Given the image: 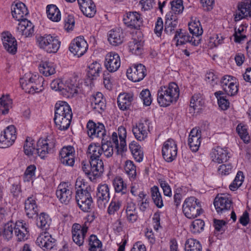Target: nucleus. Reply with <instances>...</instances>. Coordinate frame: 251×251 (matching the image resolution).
Instances as JSON below:
<instances>
[{"label":"nucleus","mask_w":251,"mask_h":251,"mask_svg":"<svg viewBox=\"0 0 251 251\" xmlns=\"http://www.w3.org/2000/svg\"><path fill=\"white\" fill-rule=\"evenodd\" d=\"M233 169V166L231 163L223 164L219 166L217 172L218 174L222 176H227L231 173Z\"/></svg>","instance_id":"338daca9"},{"label":"nucleus","mask_w":251,"mask_h":251,"mask_svg":"<svg viewBox=\"0 0 251 251\" xmlns=\"http://www.w3.org/2000/svg\"><path fill=\"white\" fill-rule=\"evenodd\" d=\"M25 225V224L20 221L14 224V232L18 241H25L29 236V231L27 230Z\"/></svg>","instance_id":"f704fd0d"},{"label":"nucleus","mask_w":251,"mask_h":251,"mask_svg":"<svg viewBox=\"0 0 251 251\" xmlns=\"http://www.w3.org/2000/svg\"><path fill=\"white\" fill-rule=\"evenodd\" d=\"M75 150L72 146L63 147L59 152L60 162L68 166H73L75 162Z\"/></svg>","instance_id":"4468645a"},{"label":"nucleus","mask_w":251,"mask_h":251,"mask_svg":"<svg viewBox=\"0 0 251 251\" xmlns=\"http://www.w3.org/2000/svg\"><path fill=\"white\" fill-rule=\"evenodd\" d=\"M104 66L109 72L114 73L117 71L121 66L119 55L113 51L108 52L105 57Z\"/></svg>","instance_id":"a211bd4d"},{"label":"nucleus","mask_w":251,"mask_h":251,"mask_svg":"<svg viewBox=\"0 0 251 251\" xmlns=\"http://www.w3.org/2000/svg\"><path fill=\"white\" fill-rule=\"evenodd\" d=\"M93 180L100 177L104 171L103 162L101 159L89 160Z\"/></svg>","instance_id":"72a5a7b5"},{"label":"nucleus","mask_w":251,"mask_h":251,"mask_svg":"<svg viewBox=\"0 0 251 251\" xmlns=\"http://www.w3.org/2000/svg\"><path fill=\"white\" fill-rule=\"evenodd\" d=\"M87 153L89 156V160L100 159V157L102 155L101 146L96 144H90L88 147Z\"/></svg>","instance_id":"c03bdc74"},{"label":"nucleus","mask_w":251,"mask_h":251,"mask_svg":"<svg viewBox=\"0 0 251 251\" xmlns=\"http://www.w3.org/2000/svg\"><path fill=\"white\" fill-rule=\"evenodd\" d=\"M89 245L90 246V251H100L102 244L100 240H99L97 236L95 235L92 234L90 235L89 238Z\"/></svg>","instance_id":"4d7b16f0"},{"label":"nucleus","mask_w":251,"mask_h":251,"mask_svg":"<svg viewBox=\"0 0 251 251\" xmlns=\"http://www.w3.org/2000/svg\"><path fill=\"white\" fill-rule=\"evenodd\" d=\"M201 132L198 129L193 128L189 135L188 144L191 150L193 152L198 151L201 143Z\"/></svg>","instance_id":"bb28decb"},{"label":"nucleus","mask_w":251,"mask_h":251,"mask_svg":"<svg viewBox=\"0 0 251 251\" xmlns=\"http://www.w3.org/2000/svg\"><path fill=\"white\" fill-rule=\"evenodd\" d=\"M126 130L123 126L118 127L117 132H114L111 137V141L107 140L105 138L101 140V148L102 154L107 158H109L113 154V148L111 145V142L114 145L118 151H123L126 147Z\"/></svg>","instance_id":"f257e3e1"},{"label":"nucleus","mask_w":251,"mask_h":251,"mask_svg":"<svg viewBox=\"0 0 251 251\" xmlns=\"http://www.w3.org/2000/svg\"><path fill=\"white\" fill-rule=\"evenodd\" d=\"M31 74L29 72L25 74L23 77L20 78V82L22 88L26 93H29L31 89Z\"/></svg>","instance_id":"6e6d98bb"},{"label":"nucleus","mask_w":251,"mask_h":251,"mask_svg":"<svg viewBox=\"0 0 251 251\" xmlns=\"http://www.w3.org/2000/svg\"><path fill=\"white\" fill-rule=\"evenodd\" d=\"M88 45L83 36L75 38L69 46L70 51L78 57L82 56L87 51Z\"/></svg>","instance_id":"ddd939ff"},{"label":"nucleus","mask_w":251,"mask_h":251,"mask_svg":"<svg viewBox=\"0 0 251 251\" xmlns=\"http://www.w3.org/2000/svg\"><path fill=\"white\" fill-rule=\"evenodd\" d=\"M56 195L62 203L67 204L72 199V192L68 183H61L57 187Z\"/></svg>","instance_id":"aec40b11"},{"label":"nucleus","mask_w":251,"mask_h":251,"mask_svg":"<svg viewBox=\"0 0 251 251\" xmlns=\"http://www.w3.org/2000/svg\"><path fill=\"white\" fill-rule=\"evenodd\" d=\"M90 188H82L76 191L75 200L79 207L84 212H89L93 205V199L90 192Z\"/></svg>","instance_id":"0eeeda50"},{"label":"nucleus","mask_w":251,"mask_h":251,"mask_svg":"<svg viewBox=\"0 0 251 251\" xmlns=\"http://www.w3.org/2000/svg\"><path fill=\"white\" fill-rule=\"evenodd\" d=\"M1 40L4 49L10 53L14 54L17 50V41L10 33L7 32L2 34Z\"/></svg>","instance_id":"cd10ccee"},{"label":"nucleus","mask_w":251,"mask_h":251,"mask_svg":"<svg viewBox=\"0 0 251 251\" xmlns=\"http://www.w3.org/2000/svg\"><path fill=\"white\" fill-rule=\"evenodd\" d=\"M188 26L190 32L193 36H195L196 39H200V36L203 33V29L199 21L191 22L189 24Z\"/></svg>","instance_id":"3c124183"},{"label":"nucleus","mask_w":251,"mask_h":251,"mask_svg":"<svg viewBox=\"0 0 251 251\" xmlns=\"http://www.w3.org/2000/svg\"><path fill=\"white\" fill-rule=\"evenodd\" d=\"M251 16V0H246L239 2L237 9L234 14V20L236 22Z\"/></svg>","instance_id":"f3484780"},{"label":"nucleus","mask_w":251,"mask_h":251,"mask_svg":"<svg viewBox=\"0 0 251 251\" xmlns=\"http://www.w3.org/2000/svg\"><path fill=\"white\" fill-rule=\"evenodd\" d=\"M96 197L99 204H104L110 198L109 187L107 184H100L97 187Z\"/></svg>","instance_id":"7c9ffc66"},{"label":"nucleus","mask_w":251,"mask_h":251,"mask_svg":"<svg viewBox=\"0 0 251 251\" xmlns=\"http://www.w3.org/2000/svg\"><path fill=\"white\" fill-rule=\"evenodd\" d=\"M124 24L132 29H139L143 24L141 14L136 11L128 12L123 17Z\"/></svg>","instance_id":"1a4fd4ad"},{"label":"nucleus","mask_w":251,"mask_h":251,"mask_svg":"<svg viewBox=\"0 0 251 251\" xmlns=\"http://www.w3.org/2000/svg\"><path fill=\"white\" fill-rule=\"evenodd\" d=\"M174 40L176 42V46L182 45L186 43L190 45L197 46L200 43V39H196L194 37L190 36L188 33L179 29L176 31Z\"/></svg>","instance_id":"2eb2a0df"},{"label":"nucleus","mask_w":251,"mask_h":251,"mask_svg":"<svg viewBox=\"0 0 251 251\" xmlns=\"http://www.w3.org/2000/svg\"><path fill=\"white\" fill-rule=\"evenodd\" d=\"M139 97L145 106H150L152 101V98L150 90L148 89L143 90L140 93Z\"/></svg>","instance_id":"0e129e2a"},{"label":"nucleus","mask_w":251,"mask_h":251,"mask_svg":"<svg viewBox=\"0 0 251 251\" xmlns=\"http://www.w3.org/2000/svg\"><path fill=\"white\" fill-rule=\"evenodd\" d=\"M236 130L239 136L244 142V143H249L250 140V137L249 136L248 129L246 125L240 123L237 126Z\"/></svg>","instance_id":"5fc2aeb1"},{"label":"nucleus","mask_w":251,"mask_h":251,"mask_svg":"<svg viewBox=\"0 0 251 251\" xmlns=\"http://www.w3.org/2000/svg\"><path fill=\"white\" fill-rule=\"evenodd\" d=\"M221 83L223 90L228 96H233L237 93L238 86L232 76L225 75L223 77Z\"/></svg>","instance_id":"5701e85b"},{"label":"nucleus","mask_w":251,"mask_h":251,"mask_svg":"<svg viewBox=\"0 0 251 251\" xmlns=\"http://www.w3.org/2000/svg\"><path fill=\"white\" fill-rule=\"evenodd\" d=\"M177 20L178 18H167L165 17L164 31L166 33L171 34L175 30L177 25Z\"/></svg>","instance_id":"bf43d9fd"},{"label":"nucleus","mask_w":251,"mask_h":251,"mask_svg":"<svg viewBox=\"0 0 251 251\" xmlns=\"http://www.w3.org/2000/svg\"><path fill=\"white\" fill-rule=\"evenodd\" d=\"M124 171L129 179H134L136 176V167L133 162L126 160L124 165Z\"/></svg>","instance_id":"864d4df0"},{"label":"nucleus","mask_w":251,"mask_h":251,"mask_svg":"<svg viewBox=\"0 0 251 251\" xmlns=\"http://www.w3.org/2000/svg\"><path fill=\"white\" fill-rule=\"evenodd\" d=\"M132 100V95L127 93L120 94L117 99L119 107L123 110H126L129 108Z\"/></svg>","instance_id":"ea45409f"},{"label":"nucleus","mask_w":251,"mask_h":251,"mask_svg":"<svg viewBox=\"0 0 251 251\" xmlns=\"http://www.w3.org/2000/svg\"><path fill=\"white\" fill-rule=\"evenodd\" d=\"M64 92L67 94L65 95L66 97H69L73 96L75 94L77 93V83L75 80L71 79L64 80Z\"/></svg>","instance_id":"a18cd8bd"},{"label":"nucleus","mask_w":251,"mask_h":251,"mask_svg":"<svg viewBox=\"0 0 251 251\" xmlns=\"http://www.w3.org/2000/svg\"><path fill=\"white\" fill-rule=\"evenodd\" d=\"M177 153L176 142L170 138L166 141L162 147V154L164 159L167 162H172L176 159Z\"/></svg>","instance_id":"6e6552de"},{"label":"nucleus","mask_w":251,"mask_h":251,"mask_svg":"<svg viewBox=\"0 0 251 251\" xmlns=\"http://www.w3.org/2000/svg\"><path fill=\"white\" fill-rule=\"evenodd\" d=\"M224 92L221 91H217L214 93L215 96L218 100V104L219 107L225 110L227 109L229 107L230 103L228 100L225 97L223 96Z\"/></svg>","instance_id":"603ef678"},{"label":"nucleus","mask_w":251,"mask_h":251,"mask_svg":"<svg viewBox=\"0 0 251 251\" xmlns=\"http://www.w3.org/2000/svg\"><path fill=\"white\" fill-rule=\"evenodd\" d=\"M16 138L15 127L13 125L7 126L0 135V148H6L11 146Z\"/></svg>","instance_id":"9b49d317"},{"label":"nucleus","mask_w":251,"mask_h":251,"mask_svg":"<svg viewBox=\"0 0 251 251\" xmlns=\"http://www.w3.org/2000/svg\"><path fill=\"white\" fill-rule=\"evenodd\" d=\"M54 243L55 239L46 231L41 233L36 241V245L44 251L51 249L54 246Z\"/></svg>","instance_id":"b1692460"},{"label":"nucleus","mask_w":251,"mask_h":251,"mask_svg":"<svg viewBox=\"0 0 251 251\" xmlns=\"http://www.w3.org/2000/svg\"><path fill=\"white\" fill-rule=\"evenodd\" d=\"M147 75V70L142 64H133L126 71L127 78L133 82H139L143 79Z\"/></svg>","instance_id":"9d476101"},{"label":"nucleus","mask_w":251,"mask_h":251,"mask_svg":"<svg viewBox=\"0 0 251 251\" xmlns=\"http://www.w3.org/2000/svg\"><path fill=\"white\" fill-rule=\"evenodd\" d=\"M80 8L86 17L92 18L96 12L95 3L92 0H77Z\"/></svg>","instance_id":"c756f323"},{"label":"nucleus","mask_w":251,"mask_h":251,"mask_svg":"<svg viewBox=\"0 0 251 251\" xmlns=\"http://www.w3.org/2000/svg\"><path fill=\"white\" fill-rule=\"evenodd\" d=\"M228 151L225 148L217 147L212 150L210 156L212 161L217 164H222L227 161L230 156Z\"/></svg>","instance_id":"4be33fe9"},{"label":"nucleus","mask_w":251,"mask_h":251,"mask_svg":"<svg viewBox=\"0 0 251 251\" xmlns=\"http://www.w3.org/2000/svg\"><path fill=\"white\" fill-rule=\"evenodd\" d=\"M203 104L202 100L200 94L194 95L191 98L190 106L193 110L199 109Z\"/></svg>","instance_id":"774afa93"},{"label":"nucleus","mask_w":251,"mask_h":251,"mask_svg":"<svg viewBox=\"0 0 251 251\" xmlns=\"http://www.w3.org/2000/svg\"><path fill=\"white\" fill-rule=\"evenodd\" d=\"M88 228L86 225L81 226L76 223L73 224L72 228V238L73 241L78 246L83 245Z\"/></svg>","instance_id":"dca6fc26"},{"label":"nucleus","mask_w":251,"mask_h":251,"mask_svg":"<svg viewBox=\"0 0 251 251\" xmlns=\"http://www.w3.org/2000/svg\"><path fill=\"white\" fill-rule=\"evenodd\" d=\"M171 10L166 15V18H178V16L181 14L184 7L182 0H173L170 2Z\"/></svg>","instance_id":"c85d7f7f"},{"label":"nucleus","mask_w":251,"mask_h":251,"mask_svg":"<svg viewBox=\"0 0 251 251\" xmlns=\"http://www.w3.org/2000/svg\"><path fill=\"white\" fill-rule=\"evenodd\" d=\"M32 210L37 215L36 220L37 226L43 230H47L50 226V219L49 215L44 213H41L39 215H38L40 210L35 200H32Z\"/></svg>","instance_id":"412c9836"},{"label":"nucleus","mask_w":251,"mask_h":251,"mask_svg":"<svg viewBox=\"0 0 251 251\" xmlns=\"http://www.w3.org/2000/svg\"><path fill=\"white\" fill-rule=\"evenodd\" d=\"M179 96V89L176 83L171 82L160 87L157 91V102L160 106L167 107L176 103Z\"/></svg>","instance_id":"7ed1b4c3"},{"label":"nucleus","mask_w":251,"mask_h":251,"mask_svg":"<svg viewBox=\"0 0 251 251\" xmlns=\"http://www.w3.org/2000/svg\"><path fill=\"white\" fill-rule=\"evenodd\" d=\"M91 106L93 109L99 113H101L105 109V100L101 93L98 92L93 96L91 99Z\"/></svg>","instance_id":"2f4dec72"},{"label":"nucleus","mask_w":251,"mask_h":251,"mask_svg":"<svg viewBox=\"0 0 251 251\" xmlns=\"http://www.w3.org/2000/svg\"><path fill=\"white\" fill-rule=\"evenodd\" d=\"M232 201L225 196L217 197L215 199L214 205L218 214H221L230 209Z\"/></svg>","instance_id":"a878e982"},{"label":"nucleus","mask_w":251,"mask_h":251,"mask_svg":"<svg viewBox=\"0 0 251 251\" xmlns=\"http://www.w3.org/2000/svg\"><path fill=\"white\" fill-rule=\"evenodd\" d=\"M185 251H202L200 242L194 238L188 239L185 243Z\"/></svg>","instance_id":"de8ad7c7"},{"label":"nucleus","mask_w":251,"mask_h":251,"mask_svg":"<svg viewBox=\"0 0 251 251\" xmlns=\"http://www.w3.org/2000/svg\"><path fill=\"white\" fill-rule=\"evenodd\" d=\"M124 39V32L121 28L113 29L109 31L108 40L111 45L118 46L123 42Z\"/></svg>","instance_id":"473e14b6"},{"label":"nucleus","mask_w":251,"mask_h":251,"mask_svg":"<svg viewBox=\"0 0 251 251\" xmlns=\"http://www.w3.org/2000/svg\"><path fill=\"white\" fill-rule=\"evenodd\" d=\"M11 13L13 18L20 22L22 20H27L25 17L28 14L27 8L23 2H18L12 5Z\"/></svg>","instance_id":"393cba45"},{"label":"nucleus","mask_w":251,"mask_h":251,"mask_svg":"<svg viewBox=\"0 0 251 251\" xmlns=\"http://www.w3.org/2000/svg\"><path fill=\"white\" fill-rule=\"evenodd\" d=\"M113 184L115 192L121 194H125L127 192L126 184L124 182L123 179L120 176L116 177L113 181Z\"/></svg>","instance_id":"49530a36"},{"label":"nucleus","mask_w":251,"mask_h":251,"mask_svg":"<svg viewBox=\"0 0 251 251\" xmlns=\"http://www.w3.org/2000/svg\"><path fill=\"white\" fill-rule=\"evenodd\" d=\"M31 31V22L27 19L21 21L17 27V34L25 38L30 37Z\"/></svg>","instance_id":"4c0bfd02"},{"label":"nucleus","mask_w":251,"mask_h":251,"mask_svg":"<svg viewBox=\"0 0 251 251\" xmlns=\"http://www.w3.org/2000/svg\"><path fill=\"white\" fill-rule=\"evenodd\" d=\"M182 211L184 215L189 219L195 218L203 212L201 202L194 197H190L185 200Z\"/></svg>","instance_id":"423d86ee"},{"label":"nucleus","mask_w":251,"mask_h":251,"mask_svg":"<svg viewBox=\"0 0 251 251\" xmlns=\"http://www.w3.org/2000/svg\"><path fill=\"white\" fill-rule=\"evenodd\" d=\"M73 113L70 106L65 101H58L55 105L54 121L56 127L66 130L70 126Z\"/></svg>","instance_id":"f03ea898"},{"label":"nucleus","mask_w":251,"mask_h":251,"mask_svg":"<svg viewBox=\"0 0 251 251\" xmlns=\"http://www.w3.org/2000/svg\"><path fill=\"white\" fill-rule=\"evenodd\" d=\"M101 71V65L97 61L94 62L89 66L88 74L89 77H97Z\"/></svg>","instance_id":"e2e57ef3"},{"label":"nucleus","mask_w":251,"mask_h":251,"mask_svg":"<svg viewBox=\"0 0 251 251\" xmlns=\"http://www.w3.org/2000/svg\"><path fill=\"white\" fill-rule=\"evenodd\" d=\"M244 178L243 173L241 171H239L233 182L230 184L229 188L231 191H235L242 184Z\"/></svg>","instance_id":"680f3d73"},{"label":"nucleus","mask_w":251,"mask_h":251,"mask_svg":"<svg viewBox=\"0 0 251 251\" xmlns=\"http://www.w3.org/2000/svg\"><path fill=\"white\" fill-rule=\"evenodd\" d=\"M204 226V222L201 219L193 221L190 225V231L192 233L197 234L201 232Z\"/></svg>","instance_id":"052dcab7"},{"label":"nucleus","mask_w":251,"mask_h":251,"mask_svg":"<svg viewBox=\"0 0 251 251\" xmlns=\"http://www.w3.org/2000/svg\"><path fill=\"white\" fill-rule=\"evenodd\" d=\"M126 213V220L129 223H134L137 221L138 215L134 203L132 202L127 203Z\"/></svg>","instance_id":"58836bf2"},{"label":"nucleus","mask_w":251,"mask_h":251,"mask_svg":"<svg viewBox=\"0 0 251 251\" xmlns=\"http://www.w3.org/2000/svg\"><path fill=\"white\" fill-rule=\"evenodd\" d=\"M36 45L41 50L49 53H56L59 50L61 42L58 37L50 34H36Z\"/></svg>","instance_id":"20e7f679"},{"label":"nucleus","mask_w":251,"mask_h":251,"mask_svg":"<svg viewBox=\"0 0 251 251\" xmlns=\"http://www.w3.org/2000/svg\"><path fill=\"white\" fill-rule=\"evenodd\" d=\"M25 225V224L20 221L14 224V232L18 241H25L29 236V231L27 230Z\"/></svg>","instance_id":"c9c22d12"},{"label":"nucleus","mask_w":251,"mask_h":251,"mask_svg":"<svg viewBox=\"0 0 251 251\" xmlns=\"http://www.w3.org/2000/svg\"><path fill=\"white\" fill-rule=\"evenodd\" d=\"M87 133L92 138H100L101 140L107 137L104 126L100 123H95L89 120L87 124Z\"/></svg>","instance_id":"f8f14e48"},{"label":"nucleus","mask_w":251,"mask_h":251,"mask_svg":"<svg viewBox=\"0 0 251 251\" xmlns=\"http://www.w3.org/2000/svg\"><path fill=\"white\" fill-rule=\"evenodd\" d=\"M64 80L61 79H56L53 80L50 83V87L55 91L62 92L63 95H67L64 92Z\"/></svg>","instance_id":"69168bd1"},{"label":"nucleus","mask_w":251,"mask_h":251,"mask_svg":"<svg viewBox=\"0 0 251 251\" xmlns=\"http://www.w3.org/2000/svg\"><path fill=\"white\" fill-rule=\"evenodd\" d=\"M129 149L135 160L139 162L143 159L144 153L141 146L136 142H131L129 145Z\"/></svg>","instance_id":"a19ab883"},{"label":"nucleus","mask_w":251,"mask_h":251,"mask_svg":"<svg viewBox=\"0 0 251 251\" xmlns=\"http://www.w3.org/2000/svg\"><path fill=\"white\" fill-rule=\"evenodd\" d=\"M40 73L48 76L55 73V67L54 64L50 62H42L39 66Z\"/></svg>","instance_id":"37998d69"},{"label":"nucleus","mask_w":251,"mask_h":251,"mask_svg":"<svg viewBox=\"0 0 251 251\" xmlns=\"http://www.w3.org/2000/svg\"><path fill=\"white\" fill-rule=\"evenodd\" d=\"M56 145V140L54 136L50 134L39 138L37 142L36 148L34 150L41 158H44L47 154L54 151Z\"/></svg>","instance_id":"39448f33"},{"label":"nucleus","mask_w":251,"mask_h":251,"mask_svg":"<svg viewBox=\"0 0 251 251\" xmlns=\"http://www.w3.org/2000/svg\"><path fill=\"white\" fill-rule=\"evenodd\" d=\"M132 131L135 138L139 141H142L147 138L149 131V120L137 123L132 127Z\"/></svg>","instance_id":"6ab92c4d"},{"label":"nucleus","mask_w":251,"mask_h":251,"mask_svg":"<svg viewBox=\"0 0 251 251\" xmlns=\"http://www.w3.org/2000/svg\"><path fill=\"white\" fill-rule=\"evenodd\" d=\"M122 203V201L115 197L113 198L107 208V213L109 215H114L120 210Z\"/></svg>","instance_id":"13d9d810"},{"label":"nucleus","mask_w":251,"mask_h":251,"mask_svg":"<svg viewBox=\"0 0 251 251\" xmlns=\"http://www.w3.org/2000/svg\"><path fill=\"white\" fill-rule=\"evenodd\" d=\"M46 13L47 17L52 22H58L61 20V12L55 4H48L46 6Z\"/></svg>","instance_id":"e433bc0d"},{"label":"nucleus","mask_w":251,"mask_h":251,"mask_svg":"<svg viewBox=\"0 0 251 251\" xmlns=\"http://www.w3.org/2000/svg\"><path fill=\"white\" fill-rule=\"evenodd\" d=\"M128 48L130 51L132 53L139 55L141 53L143 50V42L141 40L133 38L128 43Z\"/></svg>","instance_id":"8fccbe9b"},{"label":"nucleus","mask_w":251,"mask_h":251,"mask_svg":"<svg viewBox=\"0 0 251 251\" xmlns=\"http://www.w3.org/2000/svg\"><path fill=\"white\" fill-rule=\"evenodd\" d=\"M151 193L152 200L156 206L158 208L163 207V201L159 188L157 186H153L151 188Z\"/></svg>","instance_id":"79ce46f5"},{"label":"nucleus","mask_w":251,"mask_h":251,"mask_svg":"<svg viewBox=\"0 0 251 251\" xmlns=\"http://www.w3.org/2000/svg\"><path fill=\"white\" fill-rule=\"evenodd\" d=\"M12 100L8 96H2L0 98V113L5 115L12 107Z\"/></svg>","instance_id":"09e8293b"}]
</instances>
